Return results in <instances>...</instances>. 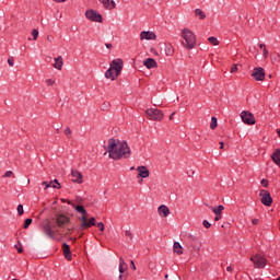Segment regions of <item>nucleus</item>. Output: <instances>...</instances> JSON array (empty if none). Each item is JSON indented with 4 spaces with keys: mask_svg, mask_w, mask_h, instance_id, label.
Wrapping results in <instances>:
<instances>
[{
    "mask_svg": "<svg viewBox=\"0 0 280 280\" xmlns=\"http://www.w3.org/2000/svg\"><path fill=\"white\" fill-rule=\"evenodd\" d=\"M12 174H14L12 171H7L3 175V178H10V176H12Z\"/></svg>",
    "mask_w": 280,
    "mask_h": 280,
    "instance_id": "nucleus-40",
    "label": "nucleus"
},
{
    "mask_svg": "<svg viewBox=\"0 0 280 280\" xmlns=\"http://www.w3.org/2000/svg\"><path fill=\"white\" fill-rule=\"evenodd\" d=\"M85 19H88V21H91L92 23H103L104 22L102 14H100L97 11H95L93 9H89L85 11Z\"/></svg>",
    "mask_w": 280,
    "mask_h": 280,
    "instance_id": "nucleus-7",
    "label": "nucleus"
},
{
    "mask_svg": "<svg viewBox=\"0 0 280 280\" xmlns=\"http://www.w3.org/2000/svg\"><path fill=\"white\" fill-rule=\"evenodd\" d=\"M143 65L147 67V69H155V67H158L156 60L154 58H147L143 61Z\"/></svg>",
    "mask_w": 280,
    "mask_h": 280,
    "instance_id": "nucleus-19",
    "label": "nucleus"
},
{
    "mask_svg": "<svg viewBox=\"0 0 280 280\" xmlns=\"http://www.w3.org/2000/svg\"><path fill=\"white\" fill-rule=\"evenodd\" d=\"M124 266L126 267V261L124 260L122 257L119 258V272L120 275H124V272L126 271V269L124 268Z\"/></svg>",
    "mask_w": 280,
    "mask_h": 280,
    "instance_id": "nucleus-27",
    "label": "nucleus"
},
{
    "mask_svg": "<svg viewBox=\"0 0 280 280\" xmlns=\"http://www.w3.org/2000/svg\"><path fill=\"white\" fill-rule=\"evenodd\" d=\"M32 222H33L32 219H26V220L24 221L23 228H24V229H30V225L32 224Z\"/></svg>",
    "mask_w": 280,
    "mask_h": 280,
    "instance_id": "nucleus-33",
    "label": "nucleus"
},
{
    "mask_svg": "<svg viewBox=\"0 0 280 280\" xmlns=\"http://www.w3.org/2000/svg\"><path fill=\"white\" fill-rule=\"evenodd\" d=\"M220 150H224V142H220Z\"/></svg>",
    "mask_w": 280,
    "mask_h": 280,
    "instance_id": "nucleus-54",
    "label": "nucleus"
},
{
    "mask_svg": "<svg viewBox=\"0 0 280 280\" xmlns=\"http://www.w3.org/2000/svg\"><path fill=\"white\" fill-rule=\"evenodd\" d=\"M16 248L18 253H23V244H21L20 241H18V244L14 246Z\"/></svg>",
    "mask_w": 280,
    "mask_h": 280,
    "instance_id": "nucleus-31",
    "label": "nucleus"
},
{
    "mask_svg": "<svg viewBox=\"0 0 280 280\" xmlns=\"http://www.w3.org/2000/svg\"><path fill=\"white\" fill-rule=\"evenodd\" d=\"M96 226L100 229V231H102V233H104L105 226L103 222L97 223Z\"/></svg>",
    "mask_w": 280,
    "mask_h": 280,
    "instance_id": "nucleus-37",
    "label": "nucleus"
},
{
    "mask_svg": "<svg viewBox=\"0 0 280 280\" xmlns=\"http://www.w3.org/2000/svg\"><path fill=\"white\" fill-rule=\"evenodd\" d=\"M119 280H126V276H124V273L119 275Z\"/></svg>",
    "mask_w": 280,
    "mask_h": 280,
    "instance_id": "nucleus-51",
    "label": "nucleus"
},
{
    "mask_svg": "<svg viewBox=\"0 0 280 280\" xmlns=\"http://www.w3.org/2000/svg\"><path fill=\"white\" fill-rule=\"evenodd\" d=\"M32 36H33V40H38V30L33 28L32 30Z\"/></svg>",
    "mask_w": 280,
    "mask_h": 280,
    "instance_id": "nucleus-32",
    "label": "nucleus"
},
{
    "mask_svg": "<svg viewBox=\"0 0 280 280\" xmlns=\"http://www.w3.org/2000/svg\"><path fill=\"white\" fill-rule=\"evenodd\" d=\"M107 152L109 154V159H114V161H119V159H130L131 154L128 142L126 140L119 141L115 138L108 139Z\"/></svg>",
    "mask_w": 280,
    "mask_h": 280,
    "instance_id": "nucleus-1",
    "label": "nucleus"
},
{
    "mask_svg": "<svg viewBox=\"0 0 280 280\" xmlns=\"http://www.w3.org/2000/svg\"><path fill=\"white\" fill-rule=\"evenodd\" d=\"M46 84H47L48 86H54V84H56V81H54V80H51V79H47V80H46Z\"/></svg>",
    "mask_w": 280,
    "mask_h": 280,
    "instance_id": "nucleus-39",
    "label": "nucleus"
},
{
    "mask_svg": "<svg viewBox=\"0 0 280 280\" xmlns=\"http://www.w3.org/2000/svg\"><path fill=\"white\" fill-rule=\"evenodd\" d=\"M145 115L148 119H150L151 121H163V117H164L163 110L158 108L147 109Z\"/></svg>",
    "mask_w": 280,
    "mask_h": 280,
    "instance_id": "nucleus-6",
    "label": "nucleus"
},
{
    "mask_svg": "<svg viewBox=\"0 0 280 280\" xmlns=\"http://www.w3.org/2000/svg\"><path fill=\"white\" fill-rule=\"evenodd\" d=\"M210 209L213 211L215 215H222V211H224V206L219 205L217 208H211Z\"/></svg>",
    "mask_w": 280,
    "mask_h": 280,
    "instance_id": "nucleus-26",
    "label": "nucleus"
},
{
    "mask_svg": "<svg viewBox=\"0 0 280 280\" xmlns=\"http://www.w3.org/2000/svg\"><path fill=\"white\" fill-rule=\"evenodd\" d=\"M55 222L59 229H62L63 224H69L70 219L66 214H58L55 219Z\"/></svg>",
    "mask_w": 280,
    "mask_h": 280,
    "instance_id": "nucleus-12",
    "label": "nucleus"
},
{
    "mask_svg": "<svg viewBox=\"0 0 280 280\" xmlns=\"http://www.w3.org/2000/svg\"><path fill=\"white\" fill-rule=\"evenodd\" d=\"M210 128L211 130H215V128H218V118L215 116L211 118Z\"/></svg>",
    "mask_w": 280,
    "mask_h": 280,
    "instance_id": "nucleus-28",
    "label": "nucleus"
},
{
    "mask_svg": "<svg viewBox=\"0 0 280 280\" xmlns=\"http://www.w3.org/2000/svg\"><path fill=\"white\" fill-rule=\"evenodd\" d=\"M252 224H255V225L259 224V219H253Z\"/></svg>",
    "mask_w": 280,
    "mask_h": 280,
    "instance_id": "nucleus-47",
    "label": "nucleus"
},
{
    "mask_svg": "<svg viewBox=\"0 0 280 280\" xmlns=\"http://www.w3.org/2000/svg\"><path fill=\"white\" fill-rule=\"evenodd\" d=\"M42 185H45V187H47L48 183L47 182H43Z\"/></svg>",
    "mask_w": 280,
    "mask_h": 280,
    "instance_id": "nucleus-57",
    "label": "nucleus"
},
{
    "mask_svg": "<svg viewBox=\"0 0 280 280\" xmlns=\"http://www.w3.org/2000/svg\"><path fill=\"white\" fill-rule=\"evenodd\" d=\"M241 119L247 126H255V115H253V113H250V112L243 110L241 113Z\"/></svg>",
    "mask_w": 280,
    "mask_h": 280,
    "instance_id": "nucleus-10",
    "label": "nucleus"
},
{
    "mask_svg": "<svg viewBox=\"0 0 280 280\" xmlns=\"http://www.w3.org/2000/svg\"><path fill=\"white\" fill-rule=\"evenodd\" d=\"M277 280H280V277Z\"/></svg>",
    "mask_w": 280,
    "mask_h": 280,
    "instance_id": "nucleus-64",
    "label": "nucleus"
},
{
    "mask_svg": "<svg viewBox=\"0 0 280 280\" xmlns=\"http://www.w3.org/2000/svg\"><path fill=\"white\" fill-rule=\"evenodd\" d=\"M62 250H63V256L66 257V259L68 261H71V247L69 246V244L63 243Z\"/></svg>",
    "mask_w": 280,
    "mask_h": 280,
    "instance_id": "nucleus-18",
    "label": "nucleus"
},
{
    "mask_svg": "<svg viewBox=\"0 0 280 280\" xmlns=\"http://www.w3.org/2000/svg\"><path fill=\"white\" fill-rule=\"evenodd\" d=\"M187 247L192 248V250H196L197 253L202 248V242L198 238V236L194 234H188L186 236Z\"/></svg>",
    "mask_w": 280,
    "mask_h": 280,
    "instance_id": "nucleus-5",
    "label": "nucleus"
},
{
    "mask_svg": "<svg viewBox=\"0 0 280 280\" xmlns=\"http://www.w3.org/2000/svg\"><path fill=\"white\" fill-rule=\"evenodd\" d=\"M54 1H56L57 3H65V1L67 0H54Z\"/></svg>",
    "mask_w": 280,
    "mask_h": 280,
    "instance_id": "nucleus-55",
    "label": "nucleus"
},
{
    "mask_svg": "<svg viewBox=\"0 0 280 280\" xmlns=\"http://www.w3.org/2000/svg\"><path fill=\"white\" fill-rule=\"evenodd\" d=\"M259 48L262 50L266 49V44H259Z\"/></svg>",
    "mask_w": 280,
    "mask_h": 280,
    "instance_id": "nucleus-52",
    "label": "nucleus"
},
{
    "mask_svg": "<svg viewBox=\"0 0 280 280\" xmlns=\"http://www.w3.org/2000/svg\"><path fill=\"white\" fill-rule=\"evenodd\" d=\"M222 220V214H215L214 222H220Z\"/></svg>",
    "mask_w": 280,
    "mask_h": 280,
    "instance_id": "nucleus-43",
    "label": "nucleus"
},
{
    "mask_svg": "<svg viewBox=\"0 0 280 280\" xmlns=\"http://www.w3.org/2000/svg\"><path fill=\"white\" fill-rule=\"evenodd\" d=\"M75 211L78 213H82L80 218L81 225L79 228V231H86V229H91V226H96L95 218L92 217L89 219V212L82 205H78L74 207Z\"/></svg>",
    "mask_w": 280,
    "mask_h": 280,
    "instance_id": "nucleus-2",
    "label": "nucleus"
},
{
    "mask_svg": "<svg viewBox=\"0 0 280 280\" xmlns=\"http://www.w3.org/2000/svg\"><path fill=\"white\" fill-rule=\"evenodd\" d=\"M8 65H9V67H14V58H9Z\"/></svg>",
    "mask_w": 280,
    "mask_h": 280,
    "instance_id": "nucleus-42",
    "label": "nucleus"
},
{
    "mask_svg": "<svg viewBox=\"0 0 280 280\" xmlns=\"http://www.w3.org/2000/svg\"><path fill=\"white\" fill-rule=\"evenodd\" d=\"M254 264V268H266V258L260 254H256L250 258Z\"/></svg>",
    "mask_w": 280,
    "mask_h": 280,
    "instance_id": "nucleus-11",
    "label": "nucleus"
},
{
    "mask_svg": "<svg viewBox=\"0 0 280 280\" xmlns=\"http://www.w3.org/2000/svg\"><path fill=\"white\" fill-rule=\"evenodd\" d=\"M136 170L138 172L137 178H150V170H148V166H138Z\"/></svg>",
    "mask_w": 280,
    "mask_h": 280,
    "instance_id": "nucleus-14",
    "label": "nucleus"
},
{
    "mask_svg": "<svg viewBox=\"0 0 280 280\" xmlns=\"http://www.w3.org/2000/svg\"><path fill=\"white\" fill-rule=\"evenodd\" d=\"M259 198L261 205L265 207H272V197L270 196V192L268 190H260Z\"/></svg>",
    "mask_w": 280,
    "mask_h": 280,
    "instance_id": "nucleus-8",
    "label": "nucleus"
},
{
    "mask_svg": "<svg viewBox=\"0 0 280 280\" xmlns=\"http://www.w3.org/2000/svg\"><path fill=\"white\" fill-rule=\"evenodd\" d=\"M260 185H262V187H268V185H269V182H268V179H266V178H264V179H261L260 180Z\"/></svg>",
    "mask_w": 280,
    "mask_h": 280,
    "instance_id": "nucleus-35",
    "label": "nucleus"
},
{
    "mask_svg": "<svg viewBox=\"0 0 280 280\" xmlns=\"http://www.w3.org/2000/svg\"><path fill=\"white\" fill-rule=\"evenodd\" d=\"M195 16H198L200 21H205V19H207V14H205V11L201 9L195 10Z\"/></svg>",
    "mask_w": 280,
    "mask_h": 280,
    "instance_id": "nucleus-25",
    "label": "nucleus"
},
{
    "mask_svg": "<svg viewBox=\"0 0 280 280\" xmlns=\"http://www.w3.org/2000/svg\"><path fill=\"white\" fill-rule=\"evenodd\" d=\"M211 45L218 46L220 45V40H218L214 36L208 38Z\"/></svg>",
    "mask_w": 280,
    "mask_h": 280,
    "instance_id": "nucleus-29",
    "label": "nucleus"
},
{
    "mask_svg": "<svg viewBox=\"0 0 280 280\" xmlns=\"http://www.w3.org/2000/svg\"><path fill=\"white\" fill-rule=\"evenodd\" d=\"M237 71V65H234L232 68H231V73H235Z\"/></svg>",
    "mask_w": 280,
    "mask_h": 280,
    "instance_id": "nucleus-45",
    "label": "nucleus"
},
{
    "mask_svg": "<svg viewBox=\"0 0 280 280\" xmlns=\"http://www.w3.org/2000/svg\"><path fill=\"white\" fill-rule=\"evenodd\" d=\"M71 176L74 179V183H78L79 185H82L83 180H82V173L80 171H72L71 172Z\"/></svg>",
    "mask_w": 280,
    "mask_h": 280,
    "instance_id": "nucleus-20",
    "label": "nucleus"
},
{
    "mask_svg": "<svg viewBox=\"0 0 280 280\" xmlns=\"http://www.w3.org/2000/svg\"><path fill=\"white\" fill-rule=\"evenodd\" d=\"M63 65L65 62L62 61V56H58L57 58H55V63H54L55 69H58V71H62Z\"/></svg>",
    "mask_w": 280,
    "mask_h": 280,
    "instance_id": "nucleus-21",
    "label": "nucleus"
},
{
    "mask_svg": "<svg viewBox=\"0 0 280 280\" xmlns=\"http://www.w3.org/2000/svg\"><path fill=\"white\" fill-rule=\"evenodd\" d=\"M182 38L184 39L182 45L185 47V49L189 50L196 47V34H194V32H191L189 28H183Z\"/></svg>",
    "mask_w": 280,
    "mask_h": 280,
    "instance_id": "nucleus-4",
    "label": "nucleus"
},
{
    "mask_svg": "<svg viewBox=\"0 0 280 280\" xmlns=\"http://www.w3.org/2000/svg\"><path fill=\"white\" fill-rule=\"evenodd\" d=\"M56 132H60V129H56Z\"/></svg>",
    "mask_w": 280,
    "mask_h": 280,
    "instance_id": "nucleus-59",
    "label": "nucleus"
},
{
    "mask_svg": "<svg viewBox=\"0 0 280 280\" xmlns=\"http://www.w3.org/2000/svg\"><path fill=\"white\" fill-rule=\"evenodd\" d=\"M47 40H48L49 43H54V36H52V35H48V36H47Z\"/></svg>",
    "mask_w": 280,
    "mask_h": 280,
    "instance_id": "nucleus-46",
    "label": "nucleus"
},
{
    "mask_svg": "<svg viewBox=\"0 0 280 280\" xmlns=\"http://www.w3.org/2000/svg\"><path fill=\"white\" fill-rule=\"evenodd\" d=\"M228 272H233V267L229 266L226 267Z\"/></svg>",
    "mask_w": 280,
    "mask_h": 280,
    "instance_id": "nucleus-53",
    "label": "nucleus"
},
{
    "mask_svg": "<svg viewBox=\"0 0 280 280\" xmlns=\"http://www.w3.org/2000/svg\"><path fill=\"white\" fill-rule=\"evenodd\" d=\"M130 170H131V171L135 170V166H131Z\"/></svg>",
    "mask_w": 280,
    "mask_h": 280,
    "instance_id": "nucleus-60",
    "label": "nucleus"
},
{
    "mask_svg": "<svg viewBox=\"0 0 280 280\" xmlns=\"http://www.w3.org/2000/svg\"><path fill=\"white\" fill-rule=\"evenodd\" d=\"M65 135H66V137H68V139H71V128L67 127L65 129Z\"/></svg>",
    "mask_w": 280,
    "mask_h": 280,
    "instance_id": "nucleus-34",
    "label": "nucleus"
},
{
    "mask_svg": "<svg viewBox=\"0 0 280 280\" xmlns=\"http://www.w3.org/2000/svg\"><path fill=\"white\" fill-rule=\"evenodd\" d=\"M132 270H137V266L135 265V260L130 261Z\"/></svg>",
    "mask_w": 280,
    "mask_h": 280,
    "instance_id": "nucleus-48",
    "label": "nucleus"
},
{
    "mask_svg": "<svg viewBox=\"0 0 280 280\" xmlns=\"http://www.w3.org/2000/svg\"><path fill=\"white\" fill-rule=\"evenodd\" d=\"M105 10H115L117 8V4L115 3V0H100Z\"/></svg>",
    "mask_w": 280,
    "mask_h": 280,
    "instance_id": "nucleus-16",
    "label": "nucleus"
},
{
    "mask_svg": "<svg viewBox=\"0 0 280 280\" xmlns=\"http://www.w3.org/2000/svg\"><path fill=\"white\" fill-rule=\"evenodd\" d=\"M173 250L176 255H183V245L179 242H174Z\"/></svg>",
    "mask_w": 280,
    "mask_h": 280,
    "instance_id": "nucleus-24",
    "label": "nucleus"
},
{
    "mask_svg": "<svg viewBox=\"0 0 280 280\" xmlns=\"http://www.w3.org/2000/svg\"><path fill=\"white\" fill-rule=\"evenodd\" d=\"M158 213L161 218H167L170 215V208L165 205H162L158 208Z\"/></svg>",
    "mask_w": 280,
    "mask_h": 280,
    "instance_id": "nucleus-17",
    "label": "nucleus"
},
{
    "mask_svg": "<svg viewBox=\"0 0 280 280\" xmlns=\"http://www.w3.org/2000/svg\"><path fill=\"white\" fill-rule=\"evenodd\" d=\"M252 78L257 82H264L266 80V71L261 67H256L253 70Z\"/></svg>",
    "mask_w": 280,
    "mask_h": 280,
    "instance_id": "nucleus-9",
    "label": "nucleus"
},
{
    "mask_svg": "<svg viewBox=\"0 0 280 280\" xmlns=\"http://www.w3.org/2000/svg\"><path fill=\"white\" fill-rule=\"evenodd\" d=\"M25 148L26 150H32V144H26Z\"/></svg>",
    "mask_w": 280,
    "mask_h": 280,
    "instance_id": "nucleus-56",
    "label": "nucleus"
},
{
    "mask_svg": "<svg viewBox=\"0 0 280 280\" xmlns=\"http://www.w3.org/2000/svg\"><path fill=\"white\" fill-rule=\"evenodd\" d=\"M18 213H19V215H23V213H24L23 205L18 206Z\"/></svg>",
    "mask_w": 280,
    "mask_h": 280,
    "instance_id": "nucleus-36",
    "label": "nucleus"
},
{
    "mask_svg": "<svg viewBox=\"0 0 280 280\" xmlns=\"http://www.w3.org/2000/svg\"><path fill=\"white\" fill-rule=\"evenodd\" d=\"M141 40H156V33L151 31H143L140 33Z\"/></svg>",
    "mask_w": 280,
    "mask_h": 280,
    "instance_id": "nucleus-15",
    "label": "nucleus"
},
{
    "mask_svg": "<svg viewBox=\"0 0 280 280\" xmlns=\"http://www.w3.org/2000/svg\"><path fill=\"white\" fill-rule=\"evenodd\" d=\"M262 56H264V58H268V48H265L262 50Z\"/></svg>",
    "mask_w": 280,
    "mask_h": 280,
    "instance_id": "nucleus-44",
    "label": "nucleus"
},
{
    "mask_svg": "<svg viewBox=\"0 0 280 280\" xmlns=\"http://www.w3.org/2000/svg\"><path fill=\"white\" fill-rule=\"evenodd\" d=\"M52 185H56V183H52Z\"/></svg>",
    "mask_w": 280,
    "mask_h": 280,
    "instance_id": "nucleus-63",
    "label": "nucleus"
},
{
    "mask_svg": "<svg viewBox=\"0 0 280 280\" xmlns=\"http://www.w3.org/2000/svg\"><path fill=\"white\" fill-rule=\"evenodd\" d=\"M174 115H176V112H173V113L170 115L168 119H170L171 121L174 119Z\"/></svg>",
    "mask_w": 280,
    "mask_h": 280,
    "instance_id": "nucleus-49",
    "label": "nucleus"
},
{
    "mask_svg": "<svg viewBox=\"0 0 280 280\" xmlns=\"http://www.w3.org/2000/svg\"><path fill=\"white\" fill-rule=\"evenodd\" d=\"M125 235H126V237H129L130 240H132V237H133L132 232L130 230H126Z\"/></svg>",
    "mask_w": 280,
    "mask_h": 280,
    "instance_id": "nucleus-38",
    "label": "nucleus"
},
{
    "mask_svg": "<svg viewBox=\"0 0 280 280\" xmlns=\"http://www.w3.org/2000/svg\"><path fill=\"white\" fill-rule=\"evenodd\" d=\"M202 224L205 229H211V223H209L207 220H203Z\"/></svg>",
    "mask_w": 280,
    "mask_h": 280,
    "instance_id": "nucleus-41",
    "label": "nucleus"
},
{
    "mask_svg": "<svg viewBox=\"0 0 280 280\" xmlns=\"http://www.w3.org/2000/svg\"><path fill=\"white\" fill-rule=\"evenodd\" d=\"M271 160L273 161V163H276V165H278V167H280V149H277V150L272 153Z\"/></svg>",
    "mask_w": 280,
    "mask_h": 280,
    "instance_id": "nucleus-22",
    "label": "nucleus"
},
{
    "mask_svg": "<svg viewBox=\"0 0 280 280\" xmlns=\"http://www.w3.org/2000/svg\"><path fill=\"white\" fill-rule=\"evenodd\" d=\"M124 69V60L122 59H114L110 63V67L105 72V78L107 80L115 81L121 74Z\"/></svg>",
    "mask_w": 280,
    "mask_h": 280,
    "instance_id": "nucleus-3",
    "label": "nucleus"
},
{
    "mask_svg": "<svg viewBox=\"0 0 280 280\" xmlns=\"http://www.w3.org/2000/svg\"><path fill=\"white\" fill-rule=\"evenodd\" d=\"M149 268L151 270V272H153L154 275H156V264L155 262H149Z\"/></svg>",
    "mask_w": 280,
    "mask_h": 280,
    "instance_id": "nucleus-30",
    "label": "nucleus"
},
{
    "mask_svg": "<svg viewBox=\"0 0 280 280\" xmlns=\"http://www.w3.org/2000/svg\"><path fill=\"white\" fill-rule=\"evenodd\" d=\"M49 187H52V189H61L62 186L58 183V179H54L46 184L45 189H49Z\"/></svg>",
    "mask_w": 280,
    "mask_h": 280,
    "instance_id": "nucleus-23",
    "label": "nucleus"
},
{
    "mask_svg": "<svg viewBox=\"0 0 280 280\" xmlns=\"http://www.w3.org/2000/svg\"><path fill=\"white\" fill-rule=\"evenodd\" d=\"M105 47H106L107 49H113V44H105Z\"/></svg>",
    "mask_w": 280,
    "mask_h": 280,
    "instance_id": "nucleus-50",
    "label": "nucleus"
},
{
    "mask_svg": "<svg viewBox=\"0 0 280 280\" xmlns=\"http://www.w3.org/2000/svg\"><path fill=\"white\" fill-rule=\"evenodd\" d=\"M269 78H272V74H269Z\"/></svg>",
    "mask_w": 280,
    "mask_h": 280,
    "instance_id": "nucleus-62",
    "label": "nucleus"
},
{
    "mask_svg": "<svg viewBox=\"0 0 280 280\" xmlns=\"http://www.w3.org/2000/svg\"><path fill=\"white\" fill-rule=\"evenodd\" d=\"M164 279H170V276L166 273V275L164 276Z\"/></svg>",
    "mask_w": 280,
    "mask_h": 280,
    "instance_id": "nucleus-58",
    "label": "nucleus"
},
{
    "mask_svg": "<svg viewBox=\"0 0 280 280\" xmlns=\"http://www.w3.org/2000/svg\"><path fill=\"white\" fill-rule=\"evenodd\" d=\"M139 183H143V179H140Z\"/></svg>",
    "mask_w": 280,
    "mask_h": 280,
    "instance_id": "nucleus-61",
    "label": "nucleus"
},
{
    "mask_svg": "<svg viewBox=\"0 0 280 280\" xmlns=\"http://www.w3.org/2000/svg\"><path fill=\"white\" fill-rule=\"evenodd\" d=\"M43 232L49 240H56V231L51 230V225L49 223L44 224Z\"/></svg>",
    "mask_w": 280,
    "mask_h": 280,
    "instance_id": "nucleus-13",
    "label": "nucleus"
}]
</instances>
